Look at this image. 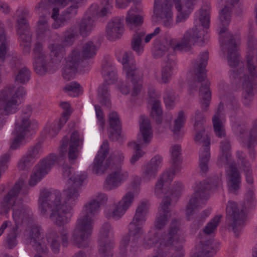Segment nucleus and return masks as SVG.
<instances>
[{
	"label": "nucleus",
	"mask_w": 257,
	"mask_h": 257,
	"mask_svg": "<svg viewBox=\"0 0 257 257\" xmlns=\"http://www.w3.org/2000/svg\"><path fill=\"white\" fill-rule=\"evenodd\" d=\"M86 177L85 174H83L68 180V187L63 191V202L59 191L42 190L38 201L41 213L46 215L49 211V218L56 225L61 226L68 223L73 208L78 202L81 186Z\"/></svg>",
	"instance_id": "1"
},
{
	"label": "nucleus",
	"mask_w": 257,
	"mask_h": 257,
	"mask_svg": "<svg viewBox=\"0 0 257 257\" xmlns=\"http://www.w3.org/2000/svg\"><path fill=\"white\" fill-rule=\"evenodd\" d=\"M194 27L185 32L181 41L167 36L162 40L157 39L154 43L153 55L156 58L163 56L171 48L174 51H187L191 44L205 43L208 40L207 29L210 24V14L207 9H201L194 14Z\"/></svg>",
	"instance_id": "2"
},
{
	"label": "nucleus",
	"mask_w": 257,
	"mask_h": 257,
	"mask_svg": "<svg viewBox=\"0 0 257 257\" xmlns=\"http://www.w3.org/2000/svg\"><path fill=\"white\" fill-rule=\"evenodd\" d=\"M47 48L49 53L45 50L43 44L38 42L34 45L33 49L34 69L41 75L56 70L66 54L64 45L60 43H50Z\"/></svg>",
	"instance_id": "3"
},
{
	"label": "nucleus",
	"mask_w": 257,
	"mask_h": 257,
	"mask_svg": "<svg viewBox=\"0 0 257 257\" xmlns=\"http://www.w3.org/2000/svg\"><path fill=\"white\" fill-rule=\"evenodd\" d=\"M99 211V205L94 200L88 201L83 206L72 231L70 239V241L78 248L88 246V239L93 228V217Z\"/></svg>",
	"instance_id": "4"
},
{
	"label": "nucleus",
	"mask_w": 257,
	"mask_h": 257,
	"mask_svg": "<svg viewBox=\"0 0 257 257\" xmlns=\"http://www.w3.org/2000/svg\"><path fill=\"white\" fill-rule=\"evenodd\" d=\"M149 209V204L147 201H142L137 206L132 220L128 224V233L120 240V250L123 253L127 252L126 248L129 244L131 253L138 251L139 241L145 233L143 225L147 220Z\"/></svg>",
	"instance_id": "5"
},
{
	"label": "nucleus",
	"mask_w": 257,
	"mask_h": 257,
	"mask_svg": "<svg viewBox=\"0 0 257 257\" xmlns=\"http://www.w3.org/2000/svg\"><path fill=\"white\" fill-rule=\"evenodd\" d=\"M224 3V8L219 12L220 26L219 28V34L221 47L224 53H227V61L228 65L231 67H235L239 63V55L237 53V44L233 36L230 34H227L225 38L222 35L224 33L227 26L230 21L231 10L234 5L238 2L230 3L222 0Z\"/></svg>",
	"instance_id": "6"
},
{
	"label": "nucleus",
	"mask_w": 257,
	"mask_h": 257,
	"mask_svg": "<svg viewBox=\"0 0 257 257\" xmlns=\"http://www.w3.org/2000/svg\"><path fill=\"white\" fill-rule=\"evenodd\" d=\"M116 57L123 65V72L125 74L126 80L120 81L118 88L123 94H128L131 88H133L132 95L136 96L141 92L142 84L141 78L142 76L141 72L136 67L134 56L131 52H125L122 58L118 54Z\"/></svg>",
	"instance_id": "7"
},
{
	"label": "nucleus",
	"mask_w": 257,
	"mask_h": 257,
	"mask_svg": "<svg viewBox=\"0 0 257 257\" xmlns=\"http://www.w3.org/2000/svg\"><path fill=\"white\" fill-rule=\"evenodd\" d=\"M26 94L23 87L19 86L15 89L13 85L0 90V129L6 122L4 116L16 113L19 110L22 98Z\"/></svg>",
	"instance_id": "8"
},
{
	"label": "nucleus",
	"mask_w": 257,
	"mask_h": 257,
	"mask_svg": "<svg viewBox=\"0 0 257 257\" xmlns=\"http://www.w3.org/2000/svg\"><path fill=\"white\" fill-rule=\"evenodd\" d=\"M223 104L221 103L212 117V123L215 135L220 139L223 138L220 143V153L217 162L219 167L226 166L227 164L234 162L230 154V140L226 138V132L224 126V118L222 113Z\"/></svg>",
	"instance_id": "9"
},
{
	"label": "nucleus",
	"mask_w": 257,
	"mask_h": 257,
	"mask_svg": "<svg viewBox=\"0 0 257 257\" xmlns=\"http://www.w3.org/2000/svg\"><path fill=\"white\" fill-rule=\"evenodd\" d=\"M208 60V53L203 52L200 54L198 60H196L193 66L195 83L200 86L199 93L200 103L202 110L206 111L211 99L209 82L206 79L205 67Z\"/></svg>",
	"instance_id": "10"
},
{
	"label": "nucleus",
	"mask_w": 257,
	"mask_h": 257,
	"mask_svg": "<svg viewBox=\"0 0 257 257\" xmlns=\"http://www.w3.org/2000/svg\"><path fill=\"white\" fill-rule=\"evenodd\" d=\"M32 111V107L26 106L24 108L21 115L17 118L12 133L13 138L10 146L11 149L17 150L25 145L28 142L29 133L36 128L37 124L30 120Z\"/></svg>",
	"instance_id": "11"
},
{
	"label": "nucleus",
	"mask_w": 257,
	"mask_h": 257,
	"mask_svg": "<svg viewBox=\"0 0 257 257\" xmlns=\"http://www.w3.org/2000/svg\"><path fill=\"white\" fill-rule=\"evenodd\" d=\"M85 0H49L47 4L44 0H42L35 7L36 13L39 14L45 10L50 8L51 4L64 8L68 5L70 2L73 4L65 10L60 15L59 19L56 21L54 26L55 28H59L67 25L71 20L77 14L78 9L84 3Z\"/></svg>",
	"instance_id": "12"
},
{
	"label": "nucleus",
	"mask_w": 257,
	"mask_h": 257,
	"mask_svg": "<svg viewBox=\"0 0 257 257\" xmlns=\"http://www.w3.org/2000/svg\"><path fill=\"white\" fill-rule=\"evenodd\" d=\"M153 131L149 119L144 116H141L140 120V133L138 134L136 142L128 144V147L135 150L136 153L130 159V163L134 165L145 154L141 148L146 147L153 138Z\"/></svg>",
	"instance_id": "13"
},
{
	"label": "nucleus",
	"mask_w": 257,
	"mask_h": 257,
	"mask_svg": "<svg viewBox=\"0 0 257 257\" xmlns=\"http://www.w3.org/2000/svg\"><path fill=\"white\" fill-rule=\"evenodd\" d=\"M209 185L205 182H196L194 187V193L191 195L186 207L185 214L187 220H190L195 210L202 208L208 197L206 191Z\"/></svg>",
	"instance_id": "14"
},
{
	"label": "nucleus",
	"mask_w": 257,
	"mask_h": 257,
	"mask_svg": "<svg viewBox=\"0 0 257 257\" xmlns=\"http://www.w3.org/2000/svg\"><path fill=\"white\" fill-rule=\"evenodd\" d=\"M17 22L16 29L17 34L19 35L20 46L25 53H29L31 50V36L27 33L28 28V23L27 18L29 16L30 12L25 8H19L16 12Z\"/></svg>",
	"instance_id": "15"
},
{
	"label": "nucleus",
	"mask_w": 257,
	"mask_h": 257,
	"mask_svg": "<svg viewBox=\"0 0 257 257\" xmlns=\"http://www.w3.org/2000/svg\"><path fill=\"white\" fill-rule=\"evenodd\" d=\"M226 210L227 227L237 237L242 232L245 225V213L238 209L235 202L231 201H228Z\"/></svg>",
	"instance_id": "16"
},
{
	"label": "nucleus",
	"mask_w": 257,
	"mask_h": 257,
	"mask_svg": "<svg viewBox=\"0 0 257 257\" xmlns=\"http://www.w3.org/2000/svg\"><path fill=\"white\" fill-rule=\"evenodd\" d=\"M28 192L27 187L22 180L15 183L14 187L4 196L0 202V214L7 215L11 209L14 211V208H17L20 204L18 200V195L21 193L23 195Z\"/></svg>",
	"instance_id": "17"
},
{
	"label": "nucleus",
	"mask_w": 257,
	"mask_h": 257,
	"mask_svg": "<svg viewBox=\"0 0 257 257\" xmlns=\"http://www.w3.org/2000/svg\"><path fill=\"white\" fill-rule=\"evenodd\" d=\"M194 140L196 144L202 145L199 154V165L200 171L206 173L208 170V163L210 157V140L205 133L204 128L194 130Z\"/></svg>",
	"instance_id": "18"
},
{
	"label": "nucleus",
	"mask_w": 257,
	"mask_h": 257,
	"mask_svg": "<svg viewBox=\"0 0 257 257\" xmlns=\"http://www.w3.org/2000/svg\"><path fill=\"white\" fill-rule=\"evenodd\" d=\"M83 135L77 131L73 132L70 139L67 136L64 137L61 141L60 148V154L63 157L66 154L68 149V157L69 160H75L81 149L83 143Z\"/></svg>",
	"instance_id": "19"
},
{
	"label": "nucleus",
	"mask_w": 257,
	"mask_h": 257,
	"mask_svg": "<svg viewBox=\"0 0 257 257\" xmlns=\"http://www.w3.org/2000/svg\"><path fill=\"white\" fill-rule=\"evenodd\" d=\"M43 230L38 224H33L27 226L24 232V236L27 243L32 246L38 253H46L49 251L44 237H41Z\"/></svg>",
	"instance_id": "20"
},
{
	"label": "nucleus",
	"mask_w": 257,
	"mask_h": 257,
	"mask_svg": "<svg viewBox=\"0 0 257 257\" xmlns=\"http://www.w3.org/2000/svg\"><path fill=\"white\" fill-rule=\"evenodd\" d=\"M113 230L107 222L102 224L100 228L98 244V253L100 257H112V249L114 246L113 239Z\"/></svg>",
	"instance_id": "21"
},
{
	"label": "nucleus",
	"mask_w": 257,
	"mask_h": 257,
	"mask_svg": "<svg viewBox=\"0 0 257 257\" xmlns=\"http://www.w3.org/2000/svg\"><path fill=\"white\" fill-rule=\"evenodd\" d=\"M135 200V193L133 191H128L117 203L110 206V208L105 211V216L108 219L115 220L120 219L132 206Z\"/></svg>",
	"instance_id": "22"
},
{
	"label": "nucleus",
	"mask_w": 257,
	"mask_h": 257,
	"mask_svg": "<svg viewBox=\"0 0 257 257\" xmlns=\"http://www.w3.org/2000/svg\"><path fill=\"white\" fill-rule=\"evenodd\" d=\"M57 157L54 154H51L41 160L34 167L30 176L29 183L31 186H35L51 171L54 166Z\"/></svg>",
	"instance_id": "23"
},
{
	"label": "nucleus",
	"mask_w": 257,
	"mask_h": 257,
	"mask_svg": "<svg viewBox=\"0 0 257 257\" xmlns=\"http://www.w3.org/2000/svg\"><path fill=\"white\" fill-rule=\"evenodd\" d=\"M84 59L79 48H74L65 58V64L63 68L62 76L67 80L73 79L78 67Z\"/></svg>",
	"instance_id": "24"
},
{
	"label": "nucleus",
	"mask_w": 257,
	"mask_h": 257,
	"mask_svg": "<svg viewBox=\"0 0 257 257\" xmlns=\"http://www.w3.org/2000/svg\"><path fill=\"white\" fill-rule=\"evenodd\" d=\"M172 3L171 0H155L154 14L166 28L173 26Z\"/></svg>",
	"instance_id": "25"
},
{
	"label": "nucleus",
	"mask_w": 257,
	"mask_h": 257,
	"mask_svg": "<svg viewBox=\"0 0 257 257\" xmlns=\"http://www.w3.org/2000/svg\"><path fill=\"white\" fill-rule=\"evenodd\" d=\"M233 130L239 142L248 148H251L256 143V130L249 128L246 123L235 124Z\"/></svg>",
	"instance_id": "26"
},
{
	"label": "nucleus",
	"mask_w": 257,
	"mask_h": 257,
	"mask_svg": "<svg viewBox=\"0 0 257 257\" xmlns=\"http://www.w3.org/2000/svg\"><path fill=\"white\" fill-rule=\"evenodd\" d=\"M108 153V143L106 141L101 145L91 167L93 173L101 175L109 168L111 164V161L109 159H105Z\"/></svg>",
	"instance_id": "27"
},
{
	"label": "nucleus",
	"mask_w": 257,
	"mask_h": 257,
	"mask_svg": "<svg viewBox=\"0 0 257 257\" xmlns=\"http://www.w3.org/2000/svg\"><path fill=\"white\" fill-rule=\"evenodd\" d=\"M129 176L128 172L121 166L114 169L106 177L103 184L105 190L109 191L119 187Z\"/></svg>",
	"instance_id": "28"
},
{
	"label": "nucleus",
	"mask_w": 257,
	"mask_h": 257,
	"mask_svg": "<svg viewBox=\"0 0 257 257\" xmlns=\"http://www.w3.org/2000/svg\"><path fill=\"white\" fill-rule=\"evenodd\" d=\"M163 165V158L160 155L153 157L142 169V177L145 181H149L154 179Z\"/></svg>",
	"instance_id": "29"
},
{
	"label": "nucleus",
	"mask_w": 257,
	"mask_h": 257,
	"mask_svg": "<svg viewBox=\"0 0 257 257\" xmlns=\"http://www.w3.org/2000/svg\"><path fill=\"white\" fill-rule=\"evenodd\" d=\"M228 169L226 170V180L228 190L235 193L240 187L241 183V176L236 168L235 162L227 164Z\"/></svg>",
	"instance_id": "30"
},
{
	"label": "nucleus",
	"mask_w": 257,
	"mask_h": 257,
	"mask_svg": "<svg viewBox=\"0 0 257 257\" xmlns=\"http://www.w3.org/2000/svg\"><path fill=\"white\" fill-rule=\"evenodd\" d=\"M171 199L168 197L163 199L159 209L158 215L154 222V226L157 229L163 228L168 223L171 216L170 205Z\"/></svg>",
	"instance_id": "31"
},
{
	"label": "nucleus",
	"mask_w": 257,
	"mask_h": 257,
	"mask_svg": "<svg viewBox=\"0 0 257 257\" xmlns=\"http://www.w3.org/2000/svg\"><path fill=\"white\" fill-rule=\"evenodd\" d=\"M13 218L15 222V226L21 224L28 225L33 221V214L32 210L28 206L20 204L17 208H14Z\"/></svg>",
	"instance_id": "32"
},
{
	"label": "nucleus",
	"mask_w": 257,
	"mask_h": 257,
	"mask_svg": "<svg viewBox=\"0 0 257 257\" xmlns=\"http://www.w3.org/2000/svg\"><path fill=\"white\" fill-rule=\"evenodd\" d=\"M176 9L179 14L177 22L185 21L194 9L197 0H173Z\"/></svg>",
	"instance_id": "33"
},
{
	"label": "nucleus",
	"mask_w": 257,
	"mask_h": 257,
	"mask_svg": "<svg viewBox=\"0 0 257 257\" xmlns=\"http://www.w3.org/2000/svg\"><path fill=\"white\" fill-rule=\"evenodd\" d=\"M149 101L152 104L151 115L158 124H160L162 120V110L161 102L159 99L160 95L154 89H150L148 92Z\"/></svg>",
	"instance_id": "34"
},
{
	"label": "nucleus",
	"mask_w": 257,
	"mask_h": 257,
	"mask_svg": "<svg viewBox=\"0 0 257 257\" xmlns=\"http://www.w3.org/2000/svg\"><path fill=\"white\" fill-rule=\"evenodd\" d=\"M124 30L123 19L116 17L108 22L106 27V33L107 38L113 40L119 38Z\"/></svg>",
	"instance_id": "35"
},
{
	"label": "nucleus",
	"mask_w": 257,
	"mask_h": 257,
	"mask_svg": "<svg viewBox=\"0 0 257 257\" xmlns=\"http://www.w3.org/2000/svg\"><path fill=\"white\" fill-rule=\"evenodd\" d=\"M236 157L240 162V168L244 172L247 187H254V179L252 176V169L250 163L245 160V154L243 152H236Z\"/></svg>",
	"instance_id": "36"
},
{
	"label": "nucleus",
	"mask_w": 257,
	"mask_h": 257,
	"mask_svg": "<svg viewBox=\"0 0 257 257\" xmlns=\"http://www.w3.org/2000/svg\"><path fill=\"white\" fill-rule=\"evenodd\" d=\"M96 10L97 6H92L87 12V15L82 19L79 24V33L83 36H86L89 34L95 27V23L93 18L90 15H93L94 13L92 11Z\"/></svg>",
	"instance_id": "37"
},
{
	"label": "nucleus",
	"mask_w": 257,
	"mask_h": 257,
	"mask_svg": "<svg viewBox=\"0 0 257 257\" xmlns=\"http://www.w3.org/2000/svg\"><path fill=\"white\" fill-rule=\"evenodd\" d=\"M109 123L110 128L112 130L109 134V137L113 141L117 140L120 136L121 123L116 112L112 111L109 113Z\"/></svg>",
	"instance_id": "38"
},
{
	"label": "nucleus",
	"mask_w": 257,
	"mask_h": 257,
	"mask_svg": "<svg viewBox=\"0 0 257 257\" xmlns=\"http://www.w3.org/2000/svg\"><path fill=\"white\" fill-rule=\"evenodd\" d=\"M196 252L191 257H212L215 253L211 245V240L204 241L201 239L196 246Z\"/></svg>",
	"instance_id": "39"
},
{
	"label": "nucleus",
	"mask_w": 257,
	"mask_h": 257,
	"mask_svg": "<svg viewBox=\"0 0 257 257\" xmlns=\"http://www.w3.org/2000/svg\"><path fill=\"white\" fill-rule=\"evenodd\" d=\"M45 242L47 246L48 245L52 251L55 253H58L60 249L61 241L60 236L57 230L50 228L46 233L45 238Z\"/></svg>",
	"instance_id": "40"
},
{
	"label": "nucleus",
	"mask_w": 257,
	"mask_h": 257,
	"mask_svg": "<svg viewBox=\"0 0 257 257\" xmlns=\"http://www.w3.org/2000/svg\"><path fill=\"white\" fill-rule=\"evenodd\" d=\"M175 68V62L173 59L168 58L167 61H165L162 64L161 79L162 83L166 84L170 81Z\"/></svg>",
	"instance_id": "41"
},
{
	"label": "nucleus",
	"mask_w": 257,
	"mask_h": 257,
	"mask_svg": "<svg viewBox=\"0 0 257 257\" xmlns=\"http://www.w3.org/2000/svg\"><path fill=\"white\" fill-rule=\"evenodd\" d=\"M137 8H132L127 12L125 18L126 26L132 30L142 25L143 18L140 15H137Z\"/></svg>",
	"instance_id": "42"
},
{
	"label": "nucleus",
	"mask_w": 257,
	"mask_h": 257,
	"mask_svg": "<svg viewBox=\"0 0 257 257\" xmlns=\"http://www.w3.org/2000/svg\"><path fill=\"white\" fill-rule=\"evenodd\" d=\"M171 158V168L175 171L180 172L181 170V148L180 145L172 146L170 149Z\"/></svg>",
	"instance_id": "43"
},
{
	"label": "nucleus",
	"mask_w": 257,
	"mask_h": 257,
	"mask_svg": "<svg viewBox=\"0 0 257 257\" xmlns=\"http://www.w3.org/2000/svg\"><path fill=\"white\" fill-rule=\"evenodd\" d=\"M101 73L108 85L114 83L116 80V71L111 64H103Z\"/></svg>",
	"instance_id": "44"
},
{
	"label": "nucleus",
	"mask_w": 257,
	"mask_h": 257,
	"mask_svg": "<svg viewBox=\"0 0 257 257\" xmlns=\"http://www.w3.org/2000/svg\"><path fill=\"white\" fill-rule=\"evenodd\" d=\"M79 49L84 59H87L93 58L96 55L97 47L92 41H89L85 43Z\"/></svg>",
	"instance_id": "45"
},
{
	"label": "nucleus",
	"mask_w": 257,
	"mask_h": 257,
	"mask_svg": "<svg viewBox=\"0 0 257 257\" xmlns=\"http://www.w3.org/2000/svg\"><path fill=\"white\" fill-rule=\"evenodd\" d=\"M145 35V33L143 31L136 32L133 36L132 41V48L133 50L139 55L144 51V46L142 45V39Z\"/></svg>",
	"instance_id": "46"
},
{
	"label": "nucleus",
	"mask_w": 257,
	"mask_h": 257,
	"mask_svg": "<svg viewBox=\"0 0 257 257\" xmlns=\"http://www.w3.org/2000/svg\"><path fill=\"white\" fill-rule=\"evenodd\" d=\"M37 32L39 37H45L50 33L48 19L45 16H41L37 22Z\"/></svg>",
	"instance_id": "47"
},
{
	"label": "nucleus",
	"mask_w": 257,
	"mask_h": 257,
	"mask_svg": "<svg viewBox=\"0 0 257 257\" xmlns=\"http://www.w3.org/2000/svg\"><path fill=\"white\" fill-rule=\"evenodd\" d=\"M31 77L30 70L25 66L19 68L15 73V81L22 84L28 83Z\"/></svg>",
	"instance_id": "48"
},
{
	"label": "nucleus",
	"mask_w": 257,
	"mask_h": 257,
	"mask_svg": "<svg viewBox=\"0 0 257 257\" xmlns=\"http://www.w3.org/2000/svg\"><path fill=\"white\" fill-rule=\"evenodd\" d=\"M222 217V216L221 215H217L212 218L203 228V231L204 233L206 235L214 234Z\"/></svg>",
	"instance_id": "49"
},
{
	"label": "nucleus",
	"mask_w": 257,
	"mask_h": 257,
	"mask_svg": "<svg viewBox=\"0 0 257 257\" xmlns=\"http://www.w3.org/2000/svg\"><path fill=\"white\" fill-rule=\"evenodd\" d=\"M186 115L185 112L181 110L178 112L176 118L174 120V124L172 127V131L174 133L179 132L182 128L186 122Z\"/></svg>",
	"instance_id": "50"
},
{
	"label": "nucleus",
	"mask_w": 257,
	"mask_h": 257,
	"mask_svg": "<svg viewBox=\"0 0 257 257\" xmlns=\"http://www.w3.org/2000/svg\"><path fill=\"white\" fill-rule=\"evenodd\" d=\"M78 36L77 28L73 26L68 29L65 32L63 42L66 45H71Z\"/></svg>",
	"instance_id": "51"
},
{
	"label": "nucleus",
	"mask_w": 257,
	"mask_h": 257,
	"mask_svg": "<svg viewBox=\"0 0 257 257\" xmlns=\"http://www.w3.org/2000/svg\"><path fill=\"white\" fill-rule=\"evenodd\" d=\"M191 120L193 123L194 130L204 128L205 118L203 113L200 110L197 109L195 111L194 114L192 116Z\"/></svg>",
	"instance_id": "52"
},
{
	"label": "nucleus",
	"mask_w": 257,
	"mask_h": 257,
	"mask_svg": "<svg viewBox=\"0 0 257 257\" xmlns=\"http://www.w3.org/2000/svg\"><path fill=\"white\" fill-rule=\"evenodd\" d=\"M98 96L100 102L107 107L110 105L109 94L108 92V87L105 84L100 86L98 88Z\"/></svg>",
	"instance_id": "53"
},
{
	"label": "nucleus",
	"mask_w": 257,
	"mask_h": 257,
	"mask_svg": "<svg viewBox=\"0 0 257 257\" xmlns=\"http://www.w3.org/2000/svg\"><path fill=\"white\" fill-rule=\"evenodd\" d=\"M18 226H14L10 228L6 239V242L10 248H13L17 244V230Z\"/></svg>",
	"instance_id": "54"
},
{
	"label": "nucleus",
	"mask_w": 257,
	"mask_h": 257,
	"mask_svg": "<svg viewBox=\"0 0 257 257\" xmlns=\"http://www.w3.org/2000/svg\"><path fill=\"white\" fill-rule=\"evenodd\" d=\"M35 162L31 157L25 154L19 160L17 166L20 170H27L29 169Z\"/></svg>",
	"instance_id": "55"
},
{
	"label": "nucleus",
	"mask_w": 257,
	"mask_h": 257,
	"mask_svg": "<svg viewBox=\"0 0 257 257\" xmlns=\"http://www.w3.org/2000/svg\"><path fill=\"white\" fill-rule=\"evenodd\" d=\"M65 90L69 95L73 97L78 96L82 92L80 85L75 81L67 84L65 87Z\"/></svg>",
	"instance_id": "56"
},
{
	"label": "nucleus",
	"mask_w": 257,
	"mask_h": 257,
	"mask_svg": "<svg viewBox=\"0 0 257 257\" xmlns=\"http://www.w3.org/2000/svg\"><path fill=\"white\" fill-rule=\"evenodd\" d=\"M42 152L41 144H37L35 145L31 146L27 150L26 154L31 157L34 160H36L40 157Z\"/></svg>",
	"instance_id": "57"
},
{
	"label": "nucleus",
	"mask_w": 257,
	"mask_h": 257,
	"mask_svg": "<svg viewBox=\"0 0 257 257\" xmlns=\"http://www.w3.org/2000/svg\"><path fill=\"white\" fill-rule=\"evenodd\" d=\"M61 107L64 110V111L62 113L61 117L60 118L59 124L62 126L64 125L68 119L69 116L70 114V104L67 102H63L60 104Z\"/></svg>",
	"instance_id": "58"
},
{
	"label": "nucleus",
	"mask_w": 257,
	"mask_h": 257,
	"mask_svg": "<svg viewBox=\"0 0 257 257\" xmlns=\"http://www.w3.org/2000/svg\"><path fill=\"white\" fill-rule=\"evenodd\" d=\"M164 99L167 108L170 109L174 106L176 96L172 91H167Z\"/></svg>",
	"instance_id": "59"
},
{
	"label": "nucleus",
	"mask_w": 257,
	"mask_h": 257,
	"mask_svg": "<svg viewBox=\"0 0 257 257\" xmlns=\"http://www.w3.org/2000/svg\"><path fill=\"white\" fill-rule=\"evenodd\" d=\"M59 123L60 124V119L58 121H55L49 127L45 128L46 132L50 137H55L63 126L64 125L61 126Z\"/></svg>",
	"instance_id": "60"
},
{
	"label": "nucleus",
	"mask_w": 257,
	"mask_h": 257,
	"mask_svg": "<svg viewBox=\"0 0 257 257\" xmlns=\"http://www.w3.org/2000/svg\"><path fill=\"white\" fill-rule=\"evenodd\" d=\"M178 172L171 168V170L164 172L159 179L167 186L173 180L175 174Z\"/></svg>",
	"instance_id": "61"
},
{
	"label": "nucleus",
	"mask_w": 257,
	"mask_h": 257,
	"mask_svg": "<svg viewBox=\"0 0 257 257\" xmlns=\"http://www.w3.org/2000/svg\"><path fill=\"white\" fill-rule=\"evenodd\" d=\"M113 164H122L124 159V156L120 151H115L111 154L109 158Z\"/></svg>",
	"instance_id": "62"
},
{
	"label": "nucleus",
	"mask_w": 257,
	"mask_h": 257,
	"mask_svg": "<svg viewBox=\"0 0 257 257\" xmlns=\"http://www.w3.org/2000/svg\"><path fill=\"white\" fill-rule=\"evenodd\" d=\"M245 204L249 206L255 201L254 188L249 187L247 189L246 193L245 195Z\"/></svg>",
	"instance_id": "63"
},
{
	"label": "nucleus",
	"mask_w": 257,
	"mask_h": 257,
	"mask_svg": "<svg viewBox=\"0 0 257 257\" xmlns=\"http://www.w3.org/2000/svg\"><path fill=\"white\" fill-rule=\"evenodd\" d=\"M210 209H205L202 211L199 216L194 220L193 224L196 225L197 228H198L202 224L204 220L210 215Z\"/></svg>",
	"instance_id": "64"
}]
</instances>
